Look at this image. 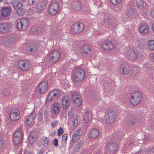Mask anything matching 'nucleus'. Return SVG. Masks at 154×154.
Wrapping results in <instances>:
<instances>
[{
    "label": "nucleus",
    "instance_id": "nucleus-52",
    "mask_svg": "<svg viewBox=\"0 0 154 154\" xmlns=\"http://www.w3.org/2000/svg\"><path fill=\"white\" fill-rule=\"evenodd\" d=\"M58 140L57 138H55L53 141V144L56 147L58 146Z\"/></svg>",
    "mask_w": 154,
    "mask_h": 154
},
{
    "label": "nucleus",
    "instance_id": "nucleus-23",
    "mask_svg": "<svg viewBox=\"0 0 154 154\" xmlns=\"http://www.w3.org/2000/svg\"><path fill=\"white\" fill-rule=\"evenodd\" d=\"M130 102L132 105H136L138 104L141 100V98H137L134 97L133 95H131V97L130 98Z\"/></svg>",
    "mask_w": 154,
    "mask_h": 154
},
{
    "label": "nucleus",
    "instance_id": "nucleus-25",
    "mask_svg": "<svg viewBox=\"0 0 154 154\" xmlns=\"http://www.w3.org/2000/svg\"><path fill=\"white\" fill-rule=\"evenodd\" d=\"M79 130H77L72 136V140L73 143H76L79 140L80 135L79 134Z\"/></svg>",
    "mask_w": 154,
    "mask_h": 154
},
{
    "label": "nucleus",
    "instance_id": "nucleus-17",
    "mask_svg": "<svg viewBox=\"0 0 154 154\" xmlns=\"http://www.w3.org/2000/svg\"><path fill=\"white\" fill-rule=\"evenodd\" d=\"M81 50L83 55L87 56L91 53V48L88 45H84L82 48Z\"/></svg>",
    "mask_w": 154,
    "mask_h": 154
},
{
    "label": "nucleus",
    "instance_id": "nucleus-6",
    "mask_svg": "<svg viewBox=\"0 0 154 154\" xmlns=\"http://www.w3.org/2000/svg\"><path fill=\"white\" fill-rule=\"evenodd\" d=\"M117 149V146L114 142H110L107 146L106 151L108 154H116Z\"/></svg>",
    "mask_w": 154,
    "mask_h": 154
},
{
    "label": "nucleus",
    "instance_id": "nucleus-5",
    "mask_svg": "<svg viewBox=\"0 0 154 154\" xmlns=\"http://www.w3.org/2000/svg\"><path fill=\"white\" fill-rule=\"evenodd\" d=\"M1 17L5 19L10 16L11 12V9L10 7L8 6H3L1 8Z\"/></svg>",
    "mask_w": 154,
    "mask_h": 154
},
{
    "label": "nucleus",
    "instance_id": "nucleus-16",
    "mask_svg": "<svg viewBox=\"0 0 154 154\" xmlns=\"http://www.w3.org/2000/svg\"><path fill=\"white\" fill-rule=\"evenodd\" d=\"M99 134V131L96 128H92L90 131L89 136L91 139L94 140L96 139Z\"/></svg>",
    "mask_w": 154,
    "mask_h": 154
},
{
    "label": "nucleus",
    "instance_id": "nucleus-18",
    "mask_svg": "<svg viewBox=\"0 0 154 154\" xmlns=\"http://www.w3.org/2000/svg\"><path fill=\"white\" fill-rule=\"evenodd\" d=\"M36 5L35 7L36 11L38 13H41L45 8V5L44 3L42 2H37L36 4Z\"/></svg>",
    "mask_w": 154,
    "mask_h": 154
},
{
    "label": "nucleus",
    "instance_id": "nucleus-42",
    "mask_svg": "<svg viewBox=\"0 0 154 154\" xmlns=\"http://www.w3.org/2000/svg\"><path fill=\"white\" fill-rule=\"evenodd\" d=\"M29 135L35 137L36 138H37L38 136L37 134V132L36 131L34 130L33 131H32L29 134Z\"/></svg>",
    "mask_w": 154,
    "mask_h": 154
},
{
    "label": "nucleus",
    "instance_id": "nucleus-22",
    "mask_svg": "<svg viewBox=\"0 0 154 154\" xmlns=\"http://www.w3.org/2000/svg\"><path fill=\"white\" fill-rule=\"evenodd\" d=\"M120 72L124 75L128 74L130 71V67L127 66H121L120 69Z\"/></svg>",
    "mask_w": 154,
    "mask_h": 154
},
{
    "label": "nucleus",
    "instance_id": "nucleus-61",
    "mask_svg": "<svg viewBox=\"0 0 154 154\" xmlns=\"http://www.w3.org/2000/svg\"><path fill=\"white\" fill-rule=\"evenodd\" d=\"M44 152V149L43 148L42 149L38 152V154H43Z\"/></svg>",
    "mask_w": 154,
    "mask_h": 154
},
{
    "label": "nucleus",
    "instance_id": "nucleus-41",
    "mask_svg": "<svg viewBox=\"0 0 154 154\" xmlns=\"http://www.w3.org/2000/svg\"><path fill=\"white\" fill-rule=\"evenodd\" d=\"M38 2V0H28V3L30 5H35Z\"/></svg>",
    "mask_w": 154,
    "mask_h": 154
},
{
    "label": "nucleus",
    "instance_id": "nucleus-51",
    "mask_svg": "<svg viewBox=\"0 0 154 154\" xmlns=\"http://www.w3.org/2000/svg\"><path fill=\"white\" fill-rule=\"evenodd\" d=\"M38 119L39 120L41 121L42 120V111H39L38 113Z\"/></svg>",
    "mask_w": 154,
    "mask_h": 154
},
{
    "label": "nucleus",
    "instance_id": "nucleus-49",
    "mask_svg": "<svg viewBox=\"0 0 154 154\" xmlns=\"http://www.w3.org/2000/svg\"><path fill=\"white\" fill-rule=\"evenodd\" d=\"M13 0H5L4 5L9 6V5L11 4Z\"/></svg>",
    "mask_w": 154,
    "mask_h": 154
},
{
    "label": "nucleus",
    "instance_id": "nucleus-45",
    "mask_svg": "<svg viewBox=\"0 0 154 154\" xmlns=\"http://www.w3.org/2000/svg\"><path fill=\"white\" fill-rule=\"evenodd\" d=\"M72 124L73 126H75L78 125V120L77 117L76 116L75 117L73 118L72 119Z\"/></svg>",
    "mask_w": 154,
    "mask_h": 154
},
{
    "label": "nucleus",
    "instance_id": "nucleus-47",
    "mask_svg": "<svg viewBox=\"0 0 154 154\" xmlns=\"http://www.w3.org/2000/svg\"><path fill=\"white\" fill-rule=\"evenodd\" d=\"M111 2L115 5L118 4L121 2V0H110Z\"/></svg>",
    "mask_w": 154,
    "mask_h": 154
},
{
    "label": "nucleus",
    "instance_id": "nucleus-10",
    "mask_svg": "<svg viewBox=\"0 0 154 154\" xmlns=\"http://www.w3.org/2000/svg\"><path fill=\"white\" fill-rule=\"evenodd\" d=\"M48 88V83L45 82H40L38 86V92L40 94L45 93L47 90Z\"/></svg>",
    "mask_w": 154,
    "mask_h": 154
},
{
    "label": "nucleus",
    "instance_id": "nucleus-2",
    "mask_svg": "<svg viewBox=\"0 0 154 154\" xmlns=\"http://www.w3.org/2000/svg\"><path fill=\"white\" fill-rule=\"evenodd\" d=\"M22 130V128L19 129L14 134L13 141L15 145L22 143V139L23 138V134Z\"/></svg>",
    "mask_w": 154,
    "mask_h": 154
},
{
    "label": "nucleus",
    "instance_id": "nucleus-44",
    "mask_svg": "<svg viewBox=\"0 0 154 154\" xmlns=\"http://www.w3.org/2000/svg\"><path fill=\"white\" fill-rule=\"evenodd\" d=\"M51 93L50 92L47 97V100L49 103H50L52 101H54V99L51 95Z\"/></svg>",
    "mask_w": 154,
    "mask_h": 154
},
{
    "label": "nucleus",
    "instance_id": "nucleus-19",
    "mask_svg": "<svg viewBox=\"0 0 154 154\" xmlns=\"http://www.w3.org/2000/svg\"><path fill=\"white\" fill-rule=\"evenodd\" d=\"M137 119L135 117L131 116L128 119L126 123L128 126L131 127L137 122Z\"/></svg>",
    "mask_w": 154,
    "mask_h": 154
},
{
    "label": "nucleus",
    "instance_id": "nucleus-31",
    "mask_svg": "<svg viewBox=\"0 0 154 154\" xmlns=\"http://www.w3.org/2000/svg\"><path fill=\"white\" fill-rule=\"evenodd\" d=\"M147 45L148 48L150 50L154 51V40H149L148 43Z\"/></svg>",
    "mask_w": 154,
    "mask_h": 154
},
{
    "label": "nucleus",
    "instance_id": "nucleus-56",
    "mask_svg": "<svg viewBox=\"0 0 154 154\" xmlns=\"http://www.w3.org/2000/svg\"><path fill=\"white\" fill-rule=\"evenodd\" d=\"M58 121L57 120H54L51 123V125L53 127H54L56 125L57 123H58Z\"/></svg>",
    "mask_w": 154,
    "mask_h": 154
},
{
    "label": "nucleus",
    "instance_id": "nucleus-7",
    "mask_svg": "<svg viewBox=\"0 0 154 154\" xmlns=\"http://www.w3.org/2000/svg\"><path fill=\"white\" fill-rule=\"evenodd\" d=\"M84 25L81 22L74 23L72 26V30L75 33H79L82 31L84 29Z\"/></svg>",
    "mask_w": 154,
    "mask_h": 154
},
{
    "label": "nucleus",
    "instance_id": "nucleus-34",
    "mask_svg": "<svg viewBox=\"0 0 154 154\" xmlns=\"http://www.w3.org/2000/svg\"><path fill=\"white\" fill-rule=\"evenodd\" d=\"M17 28L19 30H23L26 29H24L23 25L22 23L20 21V20H17Z\"/></svg>",
    "mask_w": 154,
    "mask_h": 154
},
{
    "label": "nucleus",
    "instance_id": "nucleus-40",
    "mask_svg": "<svg viewBox=\"0 0 154 154\" xmlns=\"http://www.w3.org/2000/svg\"><path fill=\"white\" fill-rule=\"evenodd\" d=\"M134 97L136 98H140L141 99L142 96L141 93L138 91H136L134 93V95H133Z\"/></svg>",
    "mask_w": 154,
    "mask_h": 154
},
{
    "label": "nucleus",
    "instance_id": "nucleus-64",
    "mask_svg": "<svg viewBox=\"0 0 154 154\" xmlns=\"http://www.w3.org/2000/svg\"><path fill=\"white\" fill-rule=\"evenodd\" d=\"M151 15L152 17L154 18V10H153L151 11Z\"/></svg>",
    "mask_w": 154,
    "mask_h": 154
},
{
    "label": "nucleus",
    "instance_id": "nucleus-62",
    "mask_svg": "<svg viewBox=\"0 0 154 154\" xmlns=\"http://www.w3.org/2000/svg\"><path fill=\"white\" fill-rule=\"evenodd\" d=\"M81 147V146H79L76 144L75 147V150L78 151Z\"/></svg>",
    "mask_w": 154,
    "mask_h": 154
},
{
    "label": "nucleus",
    "instance_id": "nucleus-3",
    "mask_svg": "<svg viewBox=\"0 0 154 154\" xmlns=\"http://www.w3.org/2000/svg\"><path fill=\"white\" fill-rule=\"evenodd\" d=\"M85 76V72L82 69H77L74 76V80L76 82H79L82 80Z\"/></svg>",
    "mask_w": 154,
    "mask_h": 154
},
{
    "label": "nucleus",
    "instance_id": "nucleus-48",
    "mask_svg": "<svg viewBox=\"0 0 154 154\" xmlns=\"http://www.w3.org/2000/svg\"><path fill=\"white\" fill-rule=\"evenodd\" d=\"M137 5L138 7V8H140L141 9L143 8V3L142 1H140L137 3Z\"/></svg>",
    "mask_w": 154,
    "mask_h": 154
},
{
    "label": "nucleus",
    "instance_id": "nucleus-15",
    "mask_svg": "<svg viewBox=\"0 0 154 154\" xmlns=\"http://www.w3.org/2000/svg\"><path fill=\"white\" fill-rule=\"evenodd\" d=\"M81 5L82 4L80 1L75 0L72 2L71 6L74 11H78L81 9Z\"/></svg>",
    "mask_w": 154,
    "mask_h": 154
},
{
    "label": "nucleus",
    "instance_id": "nucleus-14",
    "mask_svg": "<svg viewBox=\"0 0 154 154\" xmlns=\"http://www.w3.org/2000/svg\"><path fill=\"white\" fill-rule=\"evenodd\" d=\"M19 68L24 71L28 70L31 67L30 64L27 62L20 61L18 63Z\"/></svg>",
    "mask_w": 154,
    "mask_h": 154
},
{
    "label": "nucleus",
    "instance_id": "nucleus-37",
    "mask_svg": "<svg viewBox=\"0 0 154 154\" xmlns=\"http://www.w3.org/2000/svg\"><path fill=\"white\" fill-rule=\"evenodd\" d=\"M58 10L59 9H55L51 7L49 8V11L51 15H54L57 13Z\"/></svg>",
    "mask_w": 154,
    "mask_h": 154
},
{
    "label": "nucleus",
    "instance_id": "nucleus-1",
    "mask_svg": "<svg viewBox=\"0 0 154 154\" xmlns=\"http://www.w3.org/2000/svg\"><path fill=\"white\" fill-rule=\"evenodd\" d=\"M116 116V113L115 110L112 109L107 110L106 113V122L109 124H112L114 121Z\"/></svg>",
    "mask_w": 154,
    "mask_h": 154
},
{
    "label": "nucleus",
    "instance_id": "nucleus-63",
    "mask_svg": "<svg viewBox=\"0 0 154 154\" xmlns=\"http://www.w3.org/2000/svg\"><path fill=\"white\" fill-rule=\"evenodd\" d=\"M24 154H32L31 152L28 151L26 149L25 151Z\"/></svg>",
    "mask_w": 154,
    "mask_h": 154
},
{
    "label": "nucleus",
    "instance_id": "nucleus-54",
    "mask_svg": "<svg viewBox=\"0 0 154 154\" xmlns=\"http://www.w3.org/2000/svg\"><path fill=\"white\" fill-rule=\"evenodd\" d=\"M67 134H64L62 137V140L64 141H67Z\"/></svg>",
    "mask_w": 154,
    "mask_h": 154
},
{
    "label": "nucleus",
    "instance_id": "nucleus-35",
    "mask_svg": "<svg viewBox=\"0 0 154 154\" xmlns=\"http://www.w3.org/2000/svg\"><path fill=\"white\" fill-rule=\"evenodd\" d=\"M51 93V95L54 99V101L58 98V96L59 94V91L57 90L54 91H51L50 92Z\"/></svg>",
    "mask_w": 154,
    "mask_h": 154
},
{
    "label": "nucleus",
    "instance_id": "nucleus-26",
    "mask_svg": "<svg viewBox=\"0 0 154 154\" xmlns=\"http://www.w3.org/2000/svg\"><path fill=\"white\" fill-rule=\"evenodd\" d=\"M70 101L66 97H64L62 101L63 107V109H67L69 106Z\"/></svg>",
    "mask_w": 154,
    "mask_h": 154
},
{
    "label": "nucleus",
    "instance_id": "nucleus-21",
    "mask_svg": "<svg viewBox=\"0 0 154 154\" xmlns=\"http://www.w3.org/2000/svg\"><path fill=\"white\" fill-rule=\"evenodd\" d=\"M126 56L131 60H134L137 58V54L133 50L128 52L126 54Z\"/></svg>",
    "mask_w": 154,
    "mask_h": 154
},
{
    "label": "nucleus",
    "instance_id": "nucleus-8",
    "mask_svg": "<svg viewBox=\"0 0 154 154\" xmlns=\"http://www.w3.org/2000/svg\"><path fill=\"white\" fill-rule=\"evenodd\" d=\"M60 52L59 51L54 50L49 55V60L52 62H57L60 57Z\"/></svg>",
    "mask_w": 154,
    "mask_h": 154
},
{
    "label": "nucleus",
    "instance_id": "nucleus-46",
    "mask_svg": "<svg viewBox=\"0 0 154 154\" xmlns=\"http://www.w3.org/2000/svg\"><path fill=\"white\" fill-rule=\"evenodd\" d=\"M14 40L15 39L14 38H10V39L7 40L8 41L7 44L9 45H12L14 43Z\"/></svg>",
    "mask_w": 154,
    "mask_h": 154
},
{
    "label": "nucleus",
    "instance_id": "nucleus-24",
    "mask_svg": "<svg viewBox=\"0 0 154 154\" xmlns=\"http://www.w3.org/2000/svg\"><path fill=\"white\" fill-rule=\"evenodd\" d=\"M149 28L147 24H142L140 26L139 29L141 33H146L148 32Z\"/></svg>",
    "mask_w": 154,
    "mask_h": 154
},
{
    "label": "nucleus",
    "instance_id": "nucleus-30",
    "mask_svg": "<svg viewBox=\"0 0 154 154\" xmlns=\"http://www.w3.org/2000/svg\"><path fill=\"white\" fill-rule=\"evenodd\" d=\"M41 143L44 147L47 148L49 143V140L47 137H44L42 139Z\"/></svg>",
    "mask_w": 154,
    "mask_h": 154
},
{
    "label": "nucleus",
    "instance_id": "nucleus-38",
    "mask_svg": "<svg viewBox=\"0 0 154 154\" xmlns=\"http://www.w3.org/2000/svg\"><path fill=\"white\" fill-rule=\"evenodd\" d=\"M49 6V8L52 7L53 8H54L59 9V5L58 3L54 2H51Z\"/></svg>",
    "mask_w": 154,
    "mask_h": 154
},
{
    "label": "nucleus",
    "instance_id": "nucleus-39",
    "mask_svg": "<svg viewBox=\"0 0 154 154\" xmlns=\"http://www.w3.org/2000/svg\"><path fill=\"white\" fill-rule=\"evenodd\" d=\"M29 143L31 144H33L35 143L36 141L37 138L35 137L29 135L28 137Z\"/></svg>",
    "mask_w": 154,
    "mask_h": 154
},
{
    "label": "nucleus",
    "instance_id": "nucleus-11",
    "mask_svg": "<svg viewBox=\"0 0 154 154\" xmlns=\"http://www.w3.org/2000/svg\"><path fill=\"white\" fill-rule=\"evenodd\" d=\"M20 112L17 109L12 110L9 114L10 118L12 121H15L19 119Z\"/></svg>",
    "mask_w": 154,
    "mask_h": 154
},
{
    "label": "nucleus",
    "instance_id": "nucleus-57",
    "mask_svg": "<svg viewBox=\"0 0 154 154\" xmlns=\"http://www.w3.org/2000/svg\"><path fill=\"white\" fill-rule=\"evenodd\" d=\"M66 141H64L62 140V144H61V147H64L66 146Z\"/></svg>",
    "mask_w": 154,
    "mask_h": 154
},
{
    "label": "nucleus",
    "instance_id": "nucleus-28",
    "mask_svg": "<svg viewBox=\"0 0 154 154\" xmlns=\"http://www.w3.org/2000/svg\"><path fill=\"white\" fill-rule=\"evenodd\" d=\"M137 43L138 47L140 49H143L146 47V43L143 39L138 40Z\"/></svg>",
    "mask_w": 154,
    "mask_h": 154
},
{
    "label": "nucleus",
    "instance_id": "nucleus-27",
    "mask_svg": "<svg viewBox=\"0 0 154 154\" xmlns=\"http://www.w3.org/2000/svg\"><path fill=\"white\" fill-rule=\"evenodd\" d=\"M13 6L15 9H17L23 7V5L22 3L18 1H15L12 4Z\"/></svg>",
    "mask_w": 154,
    "mask_h": 154
},
{
    "label": "nucleus",
    "instance_id": "nucleus-43",
    "mask_svg": "<svg viewBox=\"0 0 154 154\" xmlns=\"http://www.w3.org/2000/svg\"><path fill=\"white\" fill-rule=\"evenodd\" d=\"M10 91H11L9 89H5L4 90L3 94L4 96H7L10 94Z\"/></svg>",
    "mask_w": 154,
    "mask_h": 154
},
{
    "label": "nucleus",
    "instance_id": "nucleus-12",
    "mask_svg": "<svg viewBox=\"0 0 154 154\" xmlns=\"http://www.w3.org/2000/svg\"><path fill=\"white\" fill-rule=\"evenodd\" d=\"M36 115L33 112H32L28 115L26 119V125L27 126H30L33 125L34 123Z\"/></svg>",
    "mask_w": 154,
    "mask_h": 154
},
{
    "label": "nucleus",
    "instance_id": "nucleus-32",
    "mask_svg": "<svg viewBox=\"0 0 154 154\" xmlns=\"http://www.w3.org/2000/svg\"><path fill=\"white\" fill-rule=\"evenodd\" d=\"M26 12V10L23 8V6L17 9L16 11L17 14L20 16L23 15Z\"/></svg>",
    "mask_w": 154,
    "mask_h": 154
},
{
    "label": "nucleus",
    "instance_id": "nucleus-36",
    "mask_svg": "<svg viewBox=\"0 0 154 154\" xmlns=\"http://www.w3.org/2000/svg\"><path fill=\"white\" fill-rule=\"evenodd\" d=\"M105 21L108 23V25H113V24H112L110 23L112 20V17L110 16H105L104 17Z\"/></svg>",
    "mask_w": 154,
    "mask_h": 154
},
{
    "label": "nucleus",
    "instance_id": "nucleus-33",
    "mask_svg": "<svg viewBox=\"0 0 154 154\" xmlns=\"http://www.w3.org/2000/svg\"><path fill=\"white\" fill-rule=\"evenodd\" d=\"M20 21L23 25L24 29H26L27 26L29 25V20L27 18H24L20 20Z\"/></svg>",
    "mask_w": 154,
    "mask_h": 154
},
{
    "label": "nucleus",
    "instance_id": "nucleus-60",
    "mask_svg": "<svg viewBox=\"0 0 154 154\" xmlns=\"http://www.w3.org/2000/svg\"><path fill=\"white\" fill-rule=\"evenodd\" d=\"M83 144V142L82 140L79 141L77 143V145L79 146H80L82 147V146Z\"/></svg>",
    "mask_w": 154,
    "mask_h": 154
},
{
    "label": "nucleus",
    "instance_id": "nucleus-4",
    "mask_svg": "<svg viewBox=\"0 0 154 154\" xmlns=\"http://www.w3.org/2000/svg\"><path fill=\"white\" fill-rule=\"evenodd\" d=\"M71 94L74 104L78 106H80L82 101V97L77 93H72Z\"/></svg>",
    "mask_w": 154,
    "mask_h": 154
},
{
    "label": "nucleus",
    "instance_id": "nucleus-50",
    "mask_svg": "<svg viewBox=\"0 0 154 154\" xmlns=\"http://www.w3.org/2000/svg\"><path fill=\"white\" fill-rule=\"evenodd\" d=\"M63 129L61 128V127H60L58 130V136H61L63 133Z\"/></svg>",
    "mask_w": 154,
    "mask_h": 154
},
{
    "label": "nucleus",
    "instance_id": "nucleus-58",
    "mask_svg": "<svg viewBox=\"0 0 154 154\" xmlns=\"http://www.w3.org/2000/svg\"><path fill=\"white\" fill-rule=\"evenodd\" d=\"M148 152H149L152 153V154L154 153V147L151 148L149 149L148 150Z\"/></svg>",
    "mask_w": 154,
    "mask_h": 154
},
{
    "label": "nucleus",
    "instance_id": "nucleus-9",
    "mask_svg": "<svg viewBox=\"0 0 154 154\" xmlns=\"http://www.w3.org/2000/svg\"><path fill=\"white\" fill-rule=\"evenodd\" d=\"M11 27L10 22H4L0 23V32L6 33L8 32Z\"/></svg>",
    "mask_w": 154,
    "mask_h": 154
},
{
    "label": "nucleus",
    "instance_id": "nucleus-55",
    "mask_svg": "<svg viewBox=\"0 0 154 154\" xmlns=\"http://www.w3.org/2000/svg\"><path fill=\"white\" fill-rule=\"evenodd\" d=\"M110 23L112 24H113V25H108L110 27L114 28L117 26V25L116 24L115 21L112 19L111 21V22H110Z\"/></svg>",
    "mask_w": 154,
    "mask_h": 154
},
{
    "label": "nucleus",
    "instance_id": "nucleus-29",
    "mask_svg": "<svg viewBox=\"0 0 154 154\" xmlns=\"http://www.w3.org/2000/svg\"><path fill=\"white\" fill-rule=\"evenodd\" d=\"M37 46L35 44H32L30 45L28 47V49L29 50V51L31 52L34 53L37 50Z\"/></svg>",
    "mask_w": 154,
    "mask_h": 154
},
{
    "label": "nucleus",
    "instance_id": "nucleus-20",
    "mask_svg": "<svg viewBox=\"0 0 154 154\" xmlns=\"http://www.w3.org/2000/svg\"><path fill=\"white\" fill-rule=\"evenodd\" d=\"M53 112L54 114H58L61 109L60 106L58 103H54L52 105Z\"/></svg>",
    "mask_w": 154,
    "mask_h": 154
},
{
    "label": "nucleus",
    "instance_id": "nucleus-13",
    "mask_svg": "<svg viewBox=\"0 0 154 154\" xmlns=\"http://www.w3.org/2000/svg\"><path fill=\"white\" fill-rule=\"evenodd\" d=\"M102 48L105 51H109L114 48L113 44L111 41L106 40L102 45Z\"/></svg>",
    "mask_w": 154,
    "mask_h": 154
},
{
    "label": "nucleus",
    "instance_id": "nucleus-59",
    "mask_svg": "<svg viewBox=\"0 0 154 154\" xmlns=\"http://www.w3.org/2000/svg\"><path fill=\"white\" fill-rule=\"evenodd\" d=\"M44 115L45 117H46L48 116V111L45 109L44 110Z\"/></svg>",
    "mask_w": 154,
    "mask_h": 154
},
{
    "label": "nucleus",
    "instance_id": "nucleus-53",
    "mask_svg": "<svg viewBox=\"0 0 154 154\" xmlns=\"http://www.w3.org/2000/svg\"><path fill=\"white\" fill-rule=\"evenodd\" d=\"M134 9L132 8H130L128 11V13L129 15V16L132 15L134 14Z\"/></svg>",
    "mask_w": 154,
    "mask_h": 154
}]
</instances>
